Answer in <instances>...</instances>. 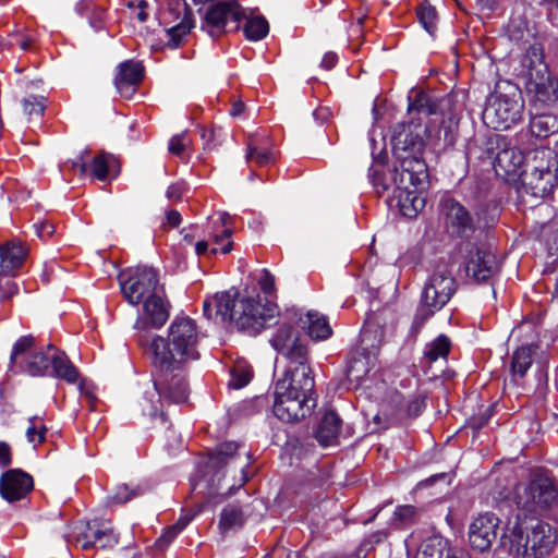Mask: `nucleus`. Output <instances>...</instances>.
<instances>
[{"label": "nucleus", "mask_w": 558, "mask_h": 558, "mask_svg": "<svg viewBox=\"0 0 558 558\" xmlns=\"http://www.w3.org/2000/svg\"><path fill=\"white\" fill-rule=\"evenodd\" d=\"M498 153L494 160V170L498 177L509 182H517L524 170V154L514 146L505 143V138L498 142Z\"/></svg>", "instance_id": "nucleus-18"}, {"label": "nucleus", "mask_w": 558, "mask_h": 558, "mask_svg": "<svg viewBox=\"0 0 558 558\" xmlns=\"http://www.w3.org/2000/svg\"><path fill=\"white\" fill-rule=\"evenodd\" d=\"M239 445L233 441H226L220 444L214 452L210 453L207 468L209 470H220L228 466L235 460V453Z\"/></svg>", "instance_id": "nucleus-33"}, {"label": "nucleus", "mask_w": 558, "mask_h": 558, "mask_svg": "<svg viewBox=\"0 0 558 558\" xmlns=\"http://www.w3.org/2000/svg\"><path fill=\"white\" fill-rule=\"evenodd\" d=\"M450 340L448 337L440 335L432 342L425 345L424 355L429 362L446 357L450 351Z\"/></svg>", "instance_id": "nucleus-36"}, {"label": "nucleus", "mask_w": 558, "mask_h": 558, "mask_svg": "<svg viewBox=\"0 0 558 558\" xmlns=\"http://www.w3.org/2000/svg\"><path fill=\"white\" fill-rule=\"evenodd\" d=\"M241 473H242L241 484H243L247 481V475L244 473L243 466L241 468Z\"/></svg>", "instance_id": "nucleus-62"}, {"label": "nucleus", "mask_w": 558, "mask_h": 558, "mask_svg": "<svg viewBox=\"0 0 558 558\" xmlns=\"http://www.w3.org/2000/svg\"><path fill=\"white\" fill-rule=\"evenodd\" d=\"M119 280L121 292L131 305H140L162 289L156 270L147 266L129 268L120 274Z\"/></svg>", "instance_id": "nucleus-12"}, {"label": "nucleus", "mask_w": 558, "mask_h": 558, "mask_svg": "<svg viewBox=\"0 0 558 558\" xmlns=\"http://www.w3.org/2000/svg\"><path fill=\"white\" fill-rule=\"evenodd\" d=\"M230 216L227 213H220L218 217L213 221L210 231L208 232L209 238L213 241L214 246L210 250V254H228L232 250L231 234L232 229L229 227Z\"/></svg>", "instance_id": "nucleus-27"}, {"label": "nucleus", "mask_w": 558, "mask_h": 558, "mask_svg": "<svg viewBox=\"0 0 558 558\" xmlns=\"http://www.w3.org/2000/svg\"><path fill=\"white\" fill-rule=\"evenodd\" d=\"M203 335L196 322L187 316H177L170 324L168 337L156 336L150 342L153 363L189 366L201 357Z\"/></svg>", "instance_id": "nucleus-2"}, {"label": "nucleus", "mask_w": 558, "mask_h": 558, "mask_svg": "<svg viewBox=\"0 0 558 558\" xmlns=\"http://www.w3.org/2000/svg\"><path fill=\"white\" fill-rule=\"evenodd\" d=\"M11 38L15 40V44L22 49V50H29L32 48V45L34 43V37L22 33V32H15L11 35Z\"/></svg>", "instance_id": "nucleus-49"}, {"label": "nucleus", "mask_w": 558, "mask_h": 558, "mask_svg": "<svg viewBox=\"0 0 558 558\" xmlns=\"http://www.w3.org/2000/svg\"><path fill=\"white\" fill-rule=\"evenodd\" d=\"M119 542L110 522L94 520L80 527L75 534V543L83 550L92 548H112Z\"/></svg>", "instance_id": "nucleus-17"}, {"label": "nucleus", "mask_w": 558, "mask_h": 558, "mask_svg": "<svg viewBox=\"0 0 558 558\" xmlns=\"http://www.w3.org/2000/svg\"><path fill=\"white\" fill-rule=\"evenodd\" d=\"M24 113L28 117H40L45 110V97L28 96L22 101Z\"/></svg>", "instance_id": "nucleus-42"}, {"label": "nucleus", "mask_w": 558, "mask_h": 558, "mask_svg": "<svg viewBox=\"0 0 558 558\" xmlns=\"http://www.w3.org/2000/svg\"><path fill=\"white\" fill-rule=\"evenodd\" d=\"M246 161L265 167L275 161V154L268 137L251 136L247 142Z\"/></svg>", "instance_id": "nucleus-30"}, {"label": "nucleus", "mask_w": 558, "mask_h": 558, "mask_svg": "<svg viewBox=\"0 0 558 558\" xmlns=\"http://www.w3.org/2000/svg\"><path fill=\"white\" fill-rule=\"evenodd\" d=\"M258 284L265 294L271 295L276 291L275 276L267 269L262 270Z\"/></svg>", "instance_id": "nucleus-45"}, {"label": "nucleus", "mask_w": 558, "mask_h": 558, "mask_svg": "<svg viewBox=\"0 0 558 558\" xmlns=\"http://www.w3.org/2000/svg\"><path fill=\"white\" fill-rule=\"evenodd\" d=\"M267 21L262 16L248 19L244 25V34L250 40H259L268 34Z\"/></svg>", "instance_id": "nucleus-37"}, {"label": "nucleus", "mask_w": 558, "mask_h": 558, "mask_svg": "<svg viewBox=\"0 0 558 558\" xmlns=\"http://www.w3.org/2000/svg\"><path fill=\"white\" fill-rule=\"evenodd\" d=\"M11 463V448L7 442L0 441V466Z\"/></svg>", "instance_id": "nucleus-52"}, {"label": "nucleus", "mask_w": 558, "mask_h": 558, "mask_svg": "<svg viewBox=\"0 0 558 558\" xmlns=\"http://www.w3.org/2000/svg\"><path fill=\"white\" fill-rule=\"evenodd\" d=\"M523 108V100L517 94H494L488 98L483 119L492 129L508 130L521 120Z\"/></svg>", "instance_id": "nucleus-13"}, {"label": "nucleus", "mask_w": 558, "mask_h": 558, "mask_svg": "<svg viewBox=\"0 0 558 558\" xmlns=\"http://www.w3.org/2000/svg\"><path fill=\"white\" fill-rule=\"evenodd\" d=\"M315 381L306 361L290 362L274 388V414L283 422L306 416L316 405L313 398Z\"/></svg>", "instance_id": "nucleus-1"}, {"label": "nucleus", "mask_w": 558, "mask_h": 558, "mask_svg": "<svg viewBox=\"0 0 558 558\" xmlns=\"http://www.w3.org/2000/svg\"><path fill=\"white\" fill-rule=\"evenodd\" d=\"M46 427L43 421L37 417L29 418V426L26 429V437L33 445L40 444L45 440Z\"/></svg>", "instance_id": "nucleus-41"}, {"label": "nucleus", "mask_w": 558, "mask_h": 558, "mask_svg": "<svg viewBox=\"0 0 558 558\" xmlns=\"http://www.w3.org/2000/svg\"><path fill=\"white\" fill-rule=\"evenodd\" d=\"M141 304L143 306L137 319L135 320V329L146 330L149 328H160L168 320L169 308L168 303L165 300L162 289Z\"/></svg>", "instance_id": "nucleus-20"}, {"label": "nucleus", "mask_w": 558, "mask_h": 558, "mask_svg": "<svg viewBox=\"0 0 558 558\" xmlns=\"http://www.w3.org/2000/svg\"><path fill=\"white\" fill-rule=\"evenodd\" d=\"M166 221L171 228H175L181 223V215L177 210H169L166 214Z\"/></svg>", "instance_id": "nucleus-54"}, {"label": "nucleus", "mask_w": 558, "mask_h": 558, "mask_svg": "<svg viewBox=\"0 0 558 558\" xmlns=\"http://www.w3.org/2000/svg\"><path fill=\"white\" fill-rule=\"evenodd\" d=\"M421 125H403L392 138V149L396 158L399 160V168L403 170V177L420 181L427 178V167L422 159L424 141L421 135Z\"/></svg>", "instance_id": "nucleus-6"}, {"label": "nucleus", "mask_w": 558, "mask_h": 558, "mask_svg": "<svg viewBox=\"0 0 558 558\" xmlns=\"http://www.w3.org/2000/svg\"><path fill=\"white\" fill-rule=\"evenodd\" d=\"M476 3L482 12H493L498 7V0H476Z\"/></svg>", "instance_id": "nucleus-53"}, {"label": "nucleus", "mask_w": 558, "mask_h": 558, "mask_svg": "<svg viewBox=\"0 0 558 558\" xmlns=\"http://www.w3.org/2000/svg\"><path fill=\"white\" fill-rule=\"evenodd\" d=\"M518 76L533 111H558V77L550 73L541 46H531L522 56Z\"/></svg>", "instance_id": "nucleus-3"}, {"label": "nucleus", "mask_w": 558, "mask_h": 558, "mask_svg": "<svg viewBox=\"0 0 558 558\" xmlns=\"http://www.w3.org/2000/svg\"><path fill=\"white\" fill-rule=\"evenodd\" d=\"M11 362L22 367L32 376H43L51 365L56 377L75 383L78 372L63 352L48 345L46 350L36 349L31 336L20 338L12 350Z\"/></svg>", "instance_id": "nucleus-5"}, {"label": "nucleus", "mask_w": 558, "mask_h": 558, "mask_svg": "<svg viewBox=\"0 0 558 558\" xmlns=\"http://www.w3.org/2000/svg\"><path fill=\"white\" fill-rule=\"evenodd\" d=\"M191 521V518H187V517H181L177 523H174L175 526H180V531L182 532L183 529L189 524V522Z\"/></svg>", "instance_id": "nucleus-60"}, {"label": "nucleus", "mask_w": 558, "mask_h": 558, "mask_svg": "<svg viewBox=\"0 0 558 558\" xmlns=\"http://www.w3.org/2000/svg\"><path fill=\"white\" fill-rule=\"evenodd\" d=\"M454 290V279L449 270L441 268L434 271L423 289L413 325L421 328L449 302Z\"/></svg>", "instance_id": "nucleus-8"}, {"label": "nucleus", "mask_w": 558, "mask_h": 558, "mask_svg": "<svg viewBox=\"0 0 558 558\" xmlns=\"http://www.w3.org/2000/svg\"><path fill=\"white\" fill-rule=\"evenodd\" d=\"M186 191V186L183 182H175L168 186L166 196L170 201H179Z\"/></svg>", "instance_id": "nucleus-50"}, {"label": "nucleus", "mask_w": 558, "mask_h": 558, "mask_svg": "<svg viewBox=\"0 0 558 558\" xmlns=\"http://www.w3.org/2000/svg\"><path fill=\"white\" fill-rule=\"evenodd\" d=\"M514 502L530 513L550 509L558 505V485L546 475H536L515 486Z\"/></svg>", "instance_id": "nucleus-11"}, {"label": "nucleus", "mask_w": 558, "mask_h": 558, "mask_svg": "<svg viewBox=\"0 0 558 558\" xmlns=\"http://www.w3.org/2000/svg\"><path fill=\"white\" fill-rule=\"evenodd\" d=\"M336 62L337 54L333 52H326L322 59L320 65L326 70H330L335 66Z\"/></svg>", "instance_id": "nucleus-55"}, {"label": "nucleus", "mask_w": 558, "mask_h": 558, "mask_svg": "<svg viewBox=\"0 0 558 558\" xmlns=\"http://www.w3.org/2000/svg\"><path fill=\"white\" fill-rule=\"evenodd\" d=\"M243 522L242 511L234 506H228L221 512L219 526L221 530L228 531L240 527Z\"/></svg>", "instance_id": "nucleus-38"}, {"label": "nucleus", "mask_w": 558, "mask_h": 558, "mask_svg": "<svg viewBox=\"0 0 558 558\" xmlns=\"http://www.w3.org/2000/svg\"><path fill=\"white\" fill-rule=\"evenodd\" d=\"M78 390L81 392V396L88 403L90 410H94L96 401H97L96 396H95L94 386L92 384L86 383L85 380H82L78 384Z\"/></svg>", "instance_id": "nucleus-46"}, {"label": "nucleus", "mask_w": 558, "mask_h": 558, "mask_svg": "<svg viewBox=\"0 0 558 558\" xmlns=\"http://www.w3.org/2000/svg\"><path fill=\"white\" fill-rule=\"evenodd\" d=\"M548 111H538L530 120L531 133L539 138H546L558 130V120Z\"/></svg>", "instance_id": "nucleus-32"}, {"label": "nucleus", "mask_w": 558, "mask_h": 558, "mask_svg": "<svg viewBox=\"0 0 558 558\" xmlns=\"http://www.w3.org/2000/svg\"><path fill=\"white\" fill-rule=\"evenodd\" d=\"M187 145L185 134H179L171 137L168 149L171 154L180 156Z\"/></svg>", "instance_id": "nucleus-47"}, {"label": "nucleus", "mask_w": 558, "mask_h": 558, "mask_svg": "<svg viewBox=\"0 0 558 558\" xmlns=\"http://www.w3.org/2000/svg\"><path fill=\"white\" fill-rule=\"evenodd\" d=\"M37 235L41 239L50 238L54 233V226L50 221H43L35 225Z\"/></svg>", "instance_id": "nucleus-51"}, {"label": "nucleus", "mask_w": 558, "mask_h": 558, "mask_svg": "<svg viewBox=\"0 0 558 558\" xmlns=\"http://www.w3.org/2000/svg\"><path fill=\"white\" fill-rule=\"evenodd\" d=\"M136 495V490L130 489L126 485H119L116 487L114 493L109 498L110 501L113 504H124L131 500Z\"/></svg>", "instance_id": "nucleus-43"}, {"label": "nucleus", "mask_w": 558, "mask_h": 558, "mask_svg": "<svg viewBox=\"0 0 558 558\" xmlns=\"http://www.w3.org/2000/svg\"><path fill=\"white\" fill-rule=\"evenodd\" d=\"M446 558H470L466 554L458 550H447Z\"/></svg>", "instance_id": "nucleus-59"}, {"label": "nucleus", "mask_w": 558, "mask_h": 558, "mask_svg": "<svg viewBox=\"0 0 558 558\" xmlns=\"http://www.w3.org/2000/svg\"><path fill=\"white\" fill-rule=\"evenodd\" d=\"M180 532V526H175L174 524L171 525L157 539V545L159 547L169 545L179 535Z\"/></svg>", "instance_id": "nucleus-48"}, {"label": "nucleus", "mask_w": 558, "mask_h": 558, "mask_svg": "<svg viewBox=\"0 0 558 558\" xmlns=\"http://www.w3.org/2000/svg\"><path fill=\"white\" fill-rule=\"evenodd\" d=\"M145 8H146L145 1L141 0L137 2L134 14H135V17L140 22H145L147 20L148 14L146 13Z\"/></svg>", "instance_id": "nucleus-56"}, {"label": "nucleus", "mask_w": 558, "mask_h": 558, "mask_svg": "<svg viewBox=\"0 0 558 558\" xmlns=\"http://www.w3.org/2000/svg\"><path fill=\"white\" fill-rule=\"evenodd\" d=\"M427 178L416 181L415 178L405 179L403 170H396L393 199L397 202L400 213L408 218L416 217L425 207V197L422 190Z\"/></svg>", "instance_id": "nucleus-14"}, {"label": "nucleus", "mask_w": 558, "mask_h": 558, "mask_svg": "<svg viewBox=\"0 0 558 558\" xmlns=\"http://www.w3.org/2000/svg\"><path fill=\"white\" fill-rule=\"evenodd\" d=\"M445 223L447 230L458 236L468 235L474 226L468 210L454 199H446L442 203Z\"/></svg>", "instance_id": "nucleus-24"}, {"label": "nucleus", "mask_w": 558, "mask_h": 558, "mask_svg": "<svg viewBox=\"0 0 558 558\" xmlns=\"http://www.w3.org/2000/svg\"><path fill=\"white\" fill-rule=\"evenodd\" d=\"M253 371L250 366L238 364L231 371L229 386L234 389H241L251 381Z\"/></svg>", "instance_id": "nucleus-40"}, {"label": "nucleus", "mask_w": 558, "mask_h": 558, "mask_svg": "<svg viewBox=\"0 0 558 558\" xmlns=\"http://www.w3.org/2000/svg\"><path fill=\"white\" fill-rule=\"evenodd\" d=\"M27 256L22 243L8 242L0 246V295L11 298L17 293V284L11 279L17 275Z\"/></svg>", "instance_id": "nucleus-15"}, {"label": "nucleus", "mask_w": 558, "mask_h": 558, "mask_svg": "<svg viewBox=\"0 0 558 558\" xmlns=\"http://www.w3.org/2000/svg\"><path fill=\"white\" fill-rule=\"evenodd\" d=\"M203 310L207 318H211L215 314L223 320L230 319L250 335L259 332L276 314L272 305H262L252 296L233 298L229 292L217 293L210 300H206Z\"/></svg>", "instance_id": "nucleus-4"}, {"label": "nucleus", "mask_w": 558, "mask_h": 558, "mask_svg": "<svg viewBox=\"0 0 558 558\" xmlns=\"http://www.w3.org/2000/svg\"><path fill=\"white\" fill-rule=\"evenodd\" d=\"M33 488V478L21 470H10L1 477V494L8 501L24 498Z\"/></svg>", "instance_id": "nucleus-25"}, {"label": "nucleus", "mask_w": 558, "mask_h": 558, "mask_svg": "<svg viewBox=\"0 0 558 558\" xmlns=\"http://www.w3.org/2000/svg\"><path fill=\"white\" fill-rule=\"evenodd\" d=\"M12 45H13L12 40H4L3 38L0 37V52L8 49Z\"/></svg>", "instance_id": "nucleus-61"}, {"label": "nucleus", "mask_w": 558, "mask_h": 558, "mask_svg": "<svg viewBox=\"0 0 558 558\" xmlns=\"http://www.w3.org/2000/svg\"><path fill=\"white\" fill-rule=\"evenodd\" d=\"M496 256L488 250L472 247L465 259L466 276L477 282L486 281L498 271Z\"/></svg>", "instance_id": "nucleus-22"}, {"label": "nucleus", "mask_w": 558, "mask_h": 558, "mask_svg": "<svg viewBox=\"0 0 558 558\" xmlns=\"http://www.w3.org/2000/svg\"><path fill=\"white\" fill-rule=\"evenodd\" d=\"M449 549L446 539L440 536H432L421 544L415 558H446Z\"/></svg>", "instance_id": "nucleus-34"}, {"label": "nucleus", "mask_w": 558, "mask_h": 558, "mask_svg": "<svg viewBox=\"0 0 558 558\" xmlns=\"http://www.w3.org/2000/svg\"><path fill=\"white\" fill-rule=\"evenodd\" d=\"M242 17V10L234 0L219 1L206 12L202 27L213 37L219 36L228 22L238 23Z\"/></svg>", "instance_id": "nucleus-19"}, {"label": "nucleus", "mask_w": 558, "mask_h": 558, "mask_svg": "<svg viewBox=\"0 0 558 558\" xmlns=\"http://www.w3.org/2000/svg\"><path fill=\"white\" fill-rule=\"evenodd\" d=\"M558 542V531L546 522H537L524 533L521 525L511 530L510 550L524 558H544L548 556Z\"/></svg>", "instance_id": "nucleus-7"}, {"label": "nucleus", "mask_w": 558, "mask_h": 558, "mask_svg": "<svg viewBox=\"0 0 558 558\" xmlns=\"http://www.w3.org/2000/svg\"><path fill=\"white\" fill-rule=\"evenodd\" d=\"M533 157L527 159L526 167L520 178L526 192L535 197H545L558 185L556 162L548 148H536Z\"/></svg>", "instance_id": "nucleus-10"}, {"label": "nucleus", "mask_w": 558, "mask_h": 558, "mask_svg": "<svg viewBox=\"0 0 558 558\" xmlns=\"http://www.w3.org/2000/svg\"><path fill=\"white\" fill-rule=\"evenodd\" d=\"M195 251L197 255H203L208 252V241L202 240L198 241L195 245Z\"/></svg>", "instance_id": "nucleus-58"}, {"label": "nucleus", "mask_w": 558, "mask_h": 558, "mask_svg": "<svg viewBox=\"0 0 558 558\" xmlns=\"http://www.w3.org/2000/svg\"><path fill=\"white\" fill-rule=\"evenodd\" d=\"M536 347L529 344L518 348L512 355L511 368L514 375L523 377L533 362Z\"/></svg>", "instance_id": "nucleus-35"}, {"label": "nucleus", "mask_w": 558, "mask_h": 558, "mask_svg": "<svg viewBox=\"0 0 558 558\" xmlns=\"http://www.w3.org/2000/svg\"><path fill=\"white\" fill-rule=\"evenodd\" d=\"M298 324L312 339L325 340L332 333L327 318L315 311L299 314Z\"/></svg>", "instance_id": "nucleus-29"}, {"label": "nucleus", "mask_w": 558, "mask_h": 558, "mask_svg": "<svg viewBox=\"0 0 558 558\" xmlns=\"http://www.w3.org/2000/svg\"><path fill=\"white\" fill-rule=\"evenodd\" d=\"M160 23L165 26L166 45L172 49L182 44L193 27L191 13L185 7L181 8L179 3L175 7L169 5L161 12Z\"/></svg>", "instance_id": "nucleus-16"}, {"label": "nucleus", "mask_w": 558, "mask_h": 558, "mask_svg": "<svg viewBox=\"0 0 558 558\" xmlns=\"http://www.w3.org/2000/svg\"><path fill=\"white\" fill-rule=\"evenodd\" d=\"M116 159L113 156L100 153L94 156L88 163L83 156L72 161V168L77 169L80 174H90L99 181L107 180L113 171Z\"/></svg>", "instance_id": "nucleus-26"}, {"label": "nucleus", "mask_w": 558, "mask_h": 558, "mask_svg": "<svg viewBox=\"0 0 558 558\" xmlns=\"http://www.w3.org/2000/svg\"><path fill=\"white\" fill-rule=\"evenodd\" d=\"M270 343L289 363L306 361V348L300 342L299 335L287 324L279 326Z\"/></svg>", "instance_id": "nucleus-21"}, {"label": "nucleus", "mask_w": 558, "mask_h": 558, "mask_svg": "<svg viewBox=\"0 0 558 558\" xmlns=\"http://www.w3.org/2000/svg\"><path fill=\"white\" fill-rule=\"evenodd\" d=\"M341 420L333 411H327L320 420L315 433L317 441L324 446H333L338 441Z\"/></svg>", "instance_id": "nucleus-31"}, {"label": "nucleus", "mask_w": 558, "mask_h": 558, "mask_svg": "<svg viewBox=\"0 0 558 558\" xmlns=\"http://www.w3.org/2000/svg\"><path fill=\"white\" fill-rule=\"evenodd\" d=\"M244 104L242 101H235L232 104L230 109V114L232 117H238L243 112Z\"/></svg>", "instance_id": "nucleus-57"}, {"label": "nucleus", "mask_w": 558, "mask_h": 558, "mask_svg": "<svg viewBox=\"0 0 558 558\" xmlns=\"http://www.w3.org/2000/svg\"><path fill=\"white\" fill-rule=\"evenodd\" d=\"M415 517V508L410 505L400 506L393 513V519L399 521L402 525H408L413 522Z\"/></svg>", "instance_id": "nucleus-44"}, {"label": "nucleus", "mask_w": 558, "mask_h": 558, "mask_svg": "<svg viewBox=\"0 0 558 558\" xmlns=\"http://www.w3.org/2000/svg\"><path fill=\"white\" fill-rule=\"evenodd\" d=\"M498 524L499 519L490 512L475 518L469 530L471 546L480 551L488 549L496 539Z\"/></svg>", "instance_id": "nucleus-23"}, {"label": "nucleus", "mask_w": 558, "mask_h": 558, "mask_svg": "<svg viewBox=\"0 0 558 558\" xmlns=\"http://www.w3.org/2000/svg\"><path fill=\"white\" fill-rule=\"evenodd\" d=\"M143 78V66L138 62L125 61L120 64L116 76V86L118 92L124 97H131L137 85Z\"/></svg>", "instance_id": "nucleus-28"}, {"label": "nucleus", "mask_w": 558, "mask_h": 558, "mask_svg": "<svg viewBox=\"0 0 558 558\" xmlns=\"http://www.w3.org/2000/svg\"><path fill=\"white\" fill-rule=\"evenodd\" d=\"M157 368V377L154 381V389L158 393L159 399L157 402L146 400L149 405H144L143 411L149 416H156L159 412L157 403L161 399L172 402L181 403L187 400L189 385L186 381V369L189 366L166 365L154 363Z\"/></svg>", "instance_id": "nucleus-9"}, {"label": "nucleus", "mask_w": 558, "mask_h": 558, "mask_svg": "<svg viewBox=\"0 0 558 558\" xmlns=\"http://www.w3.org/2000/svg\"><path fill=\"white\" fill-rule=\"evenodd\" d=\"M417 17L426 32L433 35L437 28L436 9L432 4L424 2L417 10Z\"/></svg>", "instance_id": "nucleus-39"}]
</instances>
